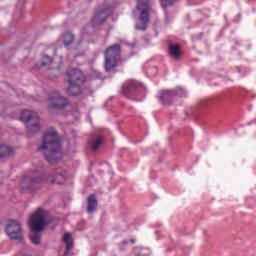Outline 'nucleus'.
Masks as SVG:
<instances>
[{"label":"nucleus","instance_id":"1","mask_svg":"<svg viewBox=\"0 0 256 256\" xmlns=\"http://www.w3.org/2000/svg\"><path fill=\"white\" fill-rule=\"evenodd\" d=\"M45 183H48L49 185H62V183H65V172L58 169L47 177L27 176L20 183V191L22 193H32V191L41 189Z\"/></svg>","mask_w":256,"mask_h":256},{"label":"nucleus","instance_id":"2","mask_svg":"<svg viewBox=\"0 0 256 256\" xmlns=\"http://www.w3.org/2000/svg\"><path fill=\"white\" fill-rule=\"evenodd\" d=\"M43 151L48 163H55L63 156L61 152V139L55 129H49L44 134L42 145L38 148Z\"/></svg>","mask_w":256,"mask_h":256},{"label":"nucleus","instance_id":"3","mask_svg":"<svg viewBox=\"0 0 256 256\" xmlns=\"http://www.w3.org/2000/svg\"><path fill=\"white\" fill-rule=\"evenodd\" d=\"M49 217V212L43 210V208H38L34 214H32L29 225L31 231L34 233L30 236L33 245H41V233L47 225V218Z\"/></svg>","mask_w":256,"mask_h":256},{"label":"nucleus","instance_id":"4","mask_svg":"<svg viewBox=\"0 0 256 256\" xmlns=\"http://www.w3.org/2000/svg\"><path fill=\"white\" fill-rule=\"evenodd\" d=\"M85 83L83 72L79 69H72L68 72V88L67 91L73 97H77L81 93V85Z\"/></svg>","mask_w":256,"mask_h":256},{"label":"nucleus","instance_id":"5","mask_svg":"<svg viewBox=\"0 0 256 256\" xmlns=\"http://www.w3.org/2000/svg\"><path fill=\"white\" fill-rule=\"evenodd\" d=\"M136 9L139 11V21H141V23H137L135 29L138 31H145L151 19V16L149 15L151 11V3L149 0H138Z\"/></svg>","mask_w":256,"mask_h":256},{"label":"nucleus","instance_id":"6","mask_svg":"<svg viewBox=\"0 0 256 256\" xmlns=\"http://www.w3.org/2000/svg\"><path fill=\"white\" fill-rule=\"evenodd\" d=\"M105 57V69L106 71H111L117 67V63L121 58V46L119 44H114L106 49L104 52Z\"/></svg>","mask_w":256,"mask_h":256},{"label":"nucleus","instance_id":"7","mask_svg":"<svg viewBox=\"0 0 256 256\" xmlns=\"http://www.w3.org/2000/svg\"><path fill=\"white\" fill-rule=\"evenodd\" d=\"M20 120L23 123H26L28 133L30 134L37 133L41 129V127L39 126L40 119L37 112H33L31 110H24L21 113Z\"/></svg>","mask_w":256,"mask_h":256},{"label":"nucleus","instance_id":"8","mask_svg":"<svg viewBox=\"0 0 256 256\" xmlns=\"http://www.w3.org/2000/svg\"><path fill=\"white\" fill-rule=\"evenodd\" d=\"M69 105V100L61 95L59 91H54L49 94L48 107L49 109H65Z\"/></svg>","mask_w":256,"mask_h":256},{"label":"nucleus","instance_id":"9","mask_svg":"<svg viewBox=\"0 0 256 256\" xmlns=\"http://www.w3.org/2000/svg\"><path fill=\"white\" fill-rule=\"evenodd\" d=\"M6 233L10 239L20 240L23 239V228L21 227L20 222L16 220H10L6 225Z\"/></svg>","mask_w":256,"mask_h":256},{"label":"nucleus","instance_id":"10","mask_svg":"<svg viewBox=\"0 0 256 256\" xmlns=\"http://www.w3.org/2000/svg\"><path fill=\"white\" fill-rule=\"evenodd\" d=\"M105 21H107V9H102L94 14L92 25L94 27H99V25H103Z\"/></svg>","mask_w":256,"mask_h":256},{"label":"nucleus","instance_id":"11","mask_svg":"<svg viewBox=\"0 0 256 256\" xmlns=\"http://www.w3.org/2000/svg\"><path fill=\"white\" fill-rule=\"evenodd\" d=\"M136 89H139V84L135 81H130L123 86L122 93L125 97H133Z\"/></svg>","mask_w":256,"mask_h":256},{"label":"nucleus","instance_id":"12","mask_svg":"<svg viewBox=\"0 0 256 256\" xmlns=\"http://www.w3.org/2000/svg\"><path fill=\"white\" fill-rule=\"evenodd\" d=\"M168 55L175 59L176 61L181 59L183 56V51H181V46L179 44H169Z\"/></svg>","mask_w":256,"mask_h":256},{"label":"nucleus","instance_id":"13","mask_svg":"<svg viewBox=\"0 0 256 256\" xmlns=\"http://www.w3.org/2000/svg\"><path fill=\"white\" fill-rule=\"evenodd\" d=\"M175 95H179L175 90H164L160 93V101L162 105H169V101L175 97Z\"/></svg>","mask_w":256,"mask_h":256},{"label":"nucleus","instance_id":"14","mask_svg":"<svg viewBox=\"0 0 256 256\" xmlns=\"http://www.w3.org/2000/svg\"><path fill=\"white\" fill-rule=\"evenodd\" d=\"M15 153V149L7 144L0 146V159H5L6 157H11Z\"/></svg>","mask_w":256,"mask_h":256},{"label":"nucleus","instance_id":"15","mask_svg":"<svg viewBox=\"0 0 256 256\" xmlns=\"http://www.w3.org/2000/svg\"><path fill=\"white\" fill-rule=\"evenodd\" d=\"M87 212L88 213H95L97 211V197L94 194H91L87 199Z\"/></svg>","mask_w":256,"mask_h":256},{"label":"nucleus","instance_id":"16","mask_svg":"<svg viewBox=\"0 0 256 256\" xmlns=\"http://www.w3.org/2000/svg\"><path fill=\"white\" fill-rule=\"evenodd\" d=\"M63 241L66 244L64 256H67L69 251L73 249V235L71 233H65L63 236Z\"/></svg>","mask_w":256,"mask_h":256},{"label":"nucleus","instance_id":"17","mask_svg":"<svg viewBox=\"0 0 256 256\" xmlns=\"http://www.w3.org/2000/svg\"><path fill=\"white\" fill-rule=\"evenodd\" d=\"M62 41L65 47H69L70 45H73V43L75 42V36L71 32H68L63 35Z\"/></svg>","mask_w":256,"mask_h":256},{"label":"nucleus","instance_id":"18","mask_svg":"<svg viewBox=\"0 0 256 256\" xmlns=\"http://www.w3.org/2000/svg\"><path fill=\"white\" fill-rule=\"evenodd\" d=\"M101 145H103V136H98L95 140H93L90 143L92 151H98Z\"/></svg>","mask_w":256,"mask_h":256},{"label":"nucleus","instance_id":"19","mask_svg":"<svg viewBox=\"0 0 256 256\" xmlns=\"http://www.w3.org/2000/svg\"><path fill=\"white\" fill-rule=\"evenodd\" d=\"M177 0H160V5L165 9V7H171Z\"/></svg>","mask_w":256,"mask_h":256},{"label":"nucleus","instance_id":"20","mask_svg":"<svg viewBox=\"0 0 256 256\" xmlns=\"http://www.w3.org/2000/svg\"><path fill=\"white\" fill-rule=\"evenodd\" d=\"M41 63L44 67H46V65H51L53 63V58L49 56H44L41 59Z\"/></svg>","mask_w":256,"mask_h":256},{"label":"nucleus","instance_id":"21","mask_svg":"<svg viewBox=\"0 0 256 256\" xmlns=\"http://www.w3.org/2000/svg\"><path fill=\"white\" fill-rule=\"evenodd\" d=\"M131 243H132V245H133V244H135V240H134V239H132V240H131Z\"/></svg>","mask_w":256,"mask_h":256},{"label":"nucleus","instance_id":"22","mask_svg":"<svg viewBox=\"0 0 256 256\" xmlns=\"http://www.w3.org/2000/svg\"><path fill=\"white\" fill-rule=\"evenodd\" d=\"M123 243V245H127V241H124V242H122Z\"/></svg>","mask_w":256,"mask_h":256}]
</instances>
